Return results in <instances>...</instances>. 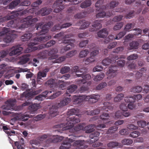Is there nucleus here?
Here are the masks:
<instances>
[{"instance_id":"19","label":"nucleus","mask_w":149,"mask_h":149,"mask_svg":"<svg viewBox=\"0 0 149 149\" xmlns=\"http://www.w3.org/2000/svg\"><path fill=\"white\" fill-rule=\"evenodd\" d=\"M107 146L110 148H114L116 147L121 148L123 146L121 143L117 142L111 141L107 144Z\"/></svg>"},{"instance_id":"14","label":"nucleus","mask_w":149,"mask_h":149,"mask_svg":"<svg viewBox=\"0 0 149 149\" xmlns=\"http://www.w3.org/2000/svg\"><path fill=\"white\" fill-rule=\"evenodd\" d=\"M107 74L110 78L115 77L117 74L116 67L112 66L109 67V71L107 72Z\"/></svg>"},{"instance_id":"46","label":"nucleus","mask_w":149,"mask_h":149,"mask_svg":"<svg viewBox=\"0 0 149 149\" xmlns=\"http://www.w3.org/2000/svg\"><path fill=\"white\" fill-rule=\"evenodd\" d=\"M121 143L124 145H130L132 144L133 141L130 139H125L122 140Z\"/></svg>"},{"instance_id":"56","label":"nucleus","mask_w":149,"mask_h":149,"mask_svg":"<svg viewBox=\"0 0 149 149\" xmlns=\"http://www.w3.org/2000/svg\"><path fill=\"white\" fill-rule=\"evenodd\" d=\"M91 82L89 81L86 83L87 85L86 87L82 86L80 88V91L81 93H82L84 92L87 91L88 89V86H90L91 84Z\"/></svg>"},{"instance_id":"31","label":"nucleus","mask_w":149,"mask_h":149,"mask_svg":"<svg viewBox=\"0 0 149 149\" xmlns=\"http://www.w3.org/2000/svg\"><path fill=\"white\" fill-rule=\"evenodd\" d=\"M91 0H85L81 4L80 7L82 8H86L90 6L91 4Z\"/></svg>"},{"instance_id":"1","label":"nucleus","mask_w":149,"mask_h":149,"mask_svg":"<svg viewBox=\"0 0 149 149\" xmlns=\"http://www.w3.org/2000/svg\"><path fill=\"white\" fill-rule=\"evenodd\" d=\"M79 115V114H76L74 116L70 117L69 120L66 124L58 125L56 126V127L60 128V130L63 131L74 129L75 131H77L83 129V126L80 124L77 125L74 128H72L74 124L80 122V120L77 117V116Z\"/></svg>"},{"instance_id":"40","label":"nucleus","mask_w":149,"mask_h":149,"mask_svg":"<svg viewBox=\"0 0 149 149\" xmlns=\"http://www.w3.org/2000/svg\"><path fill=\"white\" fill-rule=\"evenodd\" d=\"M20 2V0H15L11 2L9 6V8L13 9L17 6Z\"/></svg>"},{"instance_id":"38","label":"nucleus","mask_w":149,"mask_h":149,"mask_svg":"<svg viewBox=\"0 0 149 149\" xmlns=\"http://www.w3.org/2000/svg\"><path fill=\"white\" fill-rule=\"evenodd\" d=\"M89 53V51L87 49H85L81 51L79 54V56L81 58L86 57Z\"/></svg>"},{"instance_id":"36","label":"nucleus","mask_w":149,"mask_h":149,"mask_svg":"<svg viewBox=\"0 0 149 149\" xmlns=\"http://www.w3.org/2000/svg\"><path fill=\"white\" fill-rule=\"evenodd\" d=\"M119 4V2L116 0H113L111 1L108 5L110 8L113 9L116 7Z\"/></svg>"},{"instance_id":"10","label":"nucleus","mask_w":149,"mask_h":149,"mask_svg":"<svg viewBox=\"0 0 149 149\" xmlns=\"http://www.w3.org/2000/svg\"><path fill=\"white\" fill-rule=\"evenodd\" d=\"M16 37V35L13 33H8L5 35L3 38V41L6 44L12 42Z\"/></svg>"},{"instance_id":"15","label":"nucleus","mask_w":149,"mask_h":149,"mask_svg":"<svg viewBox=\"0 0 149 149\" xmlns=\"http://www.w3.org/2000/svg\"><path fill=\"white\" fill-rule=\"evenodd\" d=\"M16 102L15 99H12L7 101V104L6 106L2 107L3 109L8 110L12 109L14 106L15 103Z\"/></svg>"},{"instance_id":"4","label":"nucleus","mask_w":149,"mask_h":149,"mask_svg":"<svg viewBox=\"0 0 149 149\" xmlns=\"http://www.w3.org/2000/svg\"><path fill=\"white\" fill-rule=\"evenodd\" d=\"M71 101L70 98H65L62 100L56 106H53L50 111V114L51 117L56 116L58 114V109L68 104Z\"/></svg>"},{"instance_id":"59","label":"nucleus","mask_w":149,"mask_h":149,"mask_svg":"<svg viewBox=\"0 0 149 149\" xmlns=\"http://www.w3.org/2000/svg\"><path fill=\"white\" fill-rule=\"evenodd\" d=\"M70 70L69 67L65 66L62 68L60 70V72L62 74H64L68 72Z\"/></svg>"},{"instance_id":"24","label":"nucleus","mask_w":149,"mask_h":149,"mask_svg":"<svg viewBox=\"0 0 149 149\" xmlns=\"http://www.w3.org/2000/svg\"><path fill=\"white\" fill-rule=\"evenodd\" d=\"M30 143L33 148L34 149L37 148V147L40 146L41 144V142L39 141L38 139L31 141Z\"/></svg>"},{"instance_id":"21","label":"nucleus","mask_w":149,"mask_h":149,"mask_svg":"<svg viewBox=\"0 0 149 149\" xmlns=\"http://www.w3.org/2000/svg\"><path fill=\"white\" fill-rule=\"evenodd\" d=\"M108 31L106 29H104L100 30L97 33L98 36L101 38H104L106 37L108 34Z\"/></svg>"},{"instance_id":"16","label":"nucleus","mask_w":149,"mask_h":149,"mask_svg":"<svg viewBox=\"0 0 149 149\" xmlns=\"http://www.w3.org/2000/svg\"><path fill=\"white\" fill-rule=\"evenodd\" d=\"M47 73L43 72L42 71L39 72L38 73L37 76V81L39 84H41L42 82V77H44L46 76Z\"/></svg>"},{"instance_id":"8","label":"nucleus","mask_w":149,"mask_h":149,"mask_svg":"<svg viewBox=\"0 0 149 149\" xmlns=\"http://www.w3.org/2000/svg\"><path fill=\"white\" fill-rule=\"evenodd\" d=\"M16 116L11 120L13 121H15L17 120H19L23 121H25L28 120V118H31L33 116H30L29 115L25 113L24 114H16Z\"/></svg>"},{"instance_id":"28","label":"nucleus","mask_w":149,"mask_h":149,"mask_svg":"<svg viewBox=\"0 0 149 149\" xmlns=\"http://www.w3.org/2000/svg\"><path fill=\"white\" fill-rule=\"evenodd\" d=\"M100 135V133L98 132H96L91 134L89 136L90 138L92 139H94V140L91 141L92 143L98 140V136Z\"/></svg>"},{"instance_id":"32","label":"nucleus","mask_w":149,"mask_h":149,"mask_svg":"<svg viewBox=\"0 0 149 149\" xmlns=\"http://www.w3.org/2000/svg\"><path fill=\"white\" fill-rule=\"evenodd\" d=\"M29 54H26L22 56L20 59L19 63L21 64H24L26 63L29 60Z\"/></svg>"},{"instance_id":"41","label":"nucleus","mask_w":149,"mask_h":149,"mask_svg":"<svg viewBox=\"0 0 149 149\" xmlns=\"http://www.w3.org/2000/svg\"><path fill=\"white\" fill-rule=\"evenodd\" d=\"M104 74L103 73H100L95 76L93 80L95 81H98L102 80L104 77Z\"/></svg>"},{"instance_id":"3","label":"nucleus","mask_w":149,"mask_h":149,"mask_svg":"<svg viewBox=\"0 0 149 149\" xmlns=\"http://www.w3.org/2000/svg\"><path fill=\"white\" fill-rule=\"evenodd\" d=\"M100 97V96L99 95L94 94L88 96L82 95L78 96L74 95L73 96V102L74 104H77L83 100H89L90 102L95 103L97 102Z\"/></svg>"},{"instance_id":"34","label":"nucleus","mask_w":149,"mask_h":149,"mask_svg":"<svg viewBox=\"0 0 149 149\" xmlns=\"http://www.w3.org/2000/svg\"><path fill=\"white\" fill-rule=\"evenodd\" d=\"M109 114L106 113H103L100 116V118L102 120H104V123L106 124L109 122L108 118L109 117Z\"/></svg>"},{"instance_id":"22","label":"nucleus","mask_w":149,"mask_h":149,"mask_svg":"<svg viewBox=\"0 0 149 149\" xmlns=\"http://www.w3.org/2000/svg\"><path fill=\"white\" fill-rule=\"evenodd\" d=\"M104 2V0H98L97 1L95 4V7L97 8L96 10L99 11V10H100V9H104L106 8L105 6H102Z\"/></svg>"},{"instance_id":"61","label":"nucleus","mask_w":149,"mask_h":149,"mask_svg":"<svg viewBox=\"0 0 149 149\" xmlns=\"http://www.w3.org/2000/svg\"><path fill=\"white\" fill-rule=\"evenodd\" d=\"M114 118L116 119L123 118V116L122 113L120 111H117L115 113V117Z\"/></svg>"},{"instance_id":"60","label":"nucleus","mask_w":149,"mask_h":149,"mask_svg":"<svg viewBox=\"0 0 149 149\" xmlns=\"http://www.w3.org/2000/svg\"><path fill=\"white\" fill-rule=\"evenodd\" d=\"M100 112V109H95L93 111L92 110L88 112L87 114L90 115H94L96 114H98Z\"/></svg>"},{"instance_id":"54","label":"nucleus","mask_w":149,"mask_h":149,"mask_svg":"<svg viewBox=\"0 0 149 149\" xmlns=\"http://www.w3.org/2000/svg\"><path fill=\"white\" fill-rule=\"evenodd\" d=\"M123 25V23L122 22H120L116 23L114 26L113 29L114 31L118 30L120 29Z\"/></svg>"},{"instance_id":"29","label":"nucleus","mask_w":149,"mask_h":149,"mask_svg":"<svg viewBox=\"0 0 149 149\" xmlns=\"http://www.w3.org/2000/svg\"><path fill=\"white\" fill-rule=\"evenodd\" d=\"M92 26L93 28V29H90V31H91L95 30V28L98 29L102 27V25L101 24L100 21L98 20L95 21L93 23Z\"/></svg>"},{"instance_id":"57","label":"nucleus","mask_w":149,"mask_h":149,"mask_svg":"<svg viewBox=\"0 0 149 149\" xmlns=\"http://www.w3.org/2000/svg\"><path fill=\"white\" fill-rule=\"evenodd\" d=\"M125 31H121L119 32L116 36L115 38V40H118L122 38L126 34Z\"/></svg>"},{"instance_id":"11","label":"nucleus","mask_w":149,"mask_h":149,"mask_svg":"<svg viewBox=\"0 0 149 149\" xmlns=\"http://www.w3.org/2000/svg\"><path fill=\"white\" fill-rule=\"evenodd\" d=\"M74 140L71 139H67L64 141L59 147V149H69L71 146V143Z\"/></svg>"},{"instance_id":"53","label":"nucleus","mask_w":149,"mask_h":149,"mask_svg":"<svg viewBox=\"0 0 149 149\" xmlns=\"http://www.w3.org/2000/svg\"><path fill=\"white\" fill-rule=\"evenodd\" d=\"M114 36L112 35H110L106 39H105L104 43V44H107L108 42L112 41L113 39H115Z\"/></svg>"},{"instance_id":"13","label":"nucleus","mask_w":149,"mask_h":149,"mask_svg":"<svg viewBox=\"0 0 149 149\" xmlns=\"http://www.w3.org/2000/svg\"><path fill=\"white\" fill-rule=\"evenodd\" d=\"M38 20L37 18H32L31 16H28L23 19L22 20V22H26L27 24L30 25L34 23Z\"/></svg>"},{"instance_id":"9","label":"nucleus","mask_w":149,"mask_h":149,"mask_svg":"<svg viewBox=\"0 0 149 149\" xmlns=\"http://www.w3.org/2000/svg\"><path fill=\"white\" fill-rule=\"evenodd\" d=\"M75 41L74 39H71L69 40L65 39L63 40V43L67 44L65 47H64L66 52L74 47Z\"/></svg>"},{"instance_id":"50","label":"nucleus","mask_w":149,"mask_h":149,"mask_svg":"<svg viewBox=\"0 0 149 149\" xmlns=\"http://www.w3.org/2000/svg\"><path fill=\"white\" fill-rule=\"evenodd\" d=\"M39 55L40 56V58H45L47 56H49V55L48 51L45 50L40 53Z\"/></svg>"},{"instance_id":"47","label":"nucleus","mask_w":149,"mask_h":149,"mask_svg":"<svg viewBox=\"0 0 149 149\" xmlns=\"http://www.w3.org/2000/svg\"><path fill=\"white\" fill-rule=\"evenodd\" d=\"M79 112V110L78 109H72L69 110L67 113L68 115L71 116Z\"/></svg>"},{"instance_id":"49","label":"nucleus","mask_w":149,"mask_h":149,"mask_svg":"<svg viewBox=\"0 0 149 149\" xmlns=\"http://www.w3.org/2000/svg\"><path fill=\"white\" fill-rule=\"evenodd\" d=\"M104 106L103 107L102 109L103 110L106 109L105 111H108V110H107V108L109 109H111L112 108V104L109 103V102H105L104 103Z\"/></svg>"},{"instance_id":"43","label":"nucleus","mask_w":149,"mask_h":149,"mask_svg":"<svg viewBox=\"0 0 149 149\" xmlns=\"http://www.w3.org/2000/svg\"><path fill=\"white\" fill-rule=\"evenodd\" d=\"M134 99V96H133L130 95L126 96L124 100L125 102L132 103L135 102Z\"/></svg>"},{"instance_id":"5","label":"nucleus","mask_w":149,"mask_h":149,"mask_svg":"<svg viewBox=\"0 0 149 149\" xmlns=\"http://www.w3.org/2000/svg\"><path fill=\"white\" fill-rule=\"evenodd\" d=\"M72 70L76 73V75L78 77H81L85 79H89L91 78V75L88 74L84 75L86 71L84 68H81L77 66H74Z\"/></svg>"},{"instance_id":"26","label":"nucleus","mask_w":149,"mask_h":149,"mask_svg":"<svg viewBox=\"0 0 149 149\" xmlns=\"http://www.w3.org/2000/svg\"><path fill=\"white\" fill-rule=\"evenodd\" d=\"M57 80H55L53 79H50L47 81L45 83V85L46 86H49L50 87H53L57 85Z\"/></svg>"},{"instance_id":"64","label":"nucleus","mask_w":149,"mask_h":149,"mask_svg":"<svg viewBox=\"0 0 149 149\" xmlns=\"http://www.w3.org/2000/svg\"><path fill=\"white\" fill-rule=\"evenodd\" d=\"M118 127L116 126H113L110 127L107 132V134H111L113 132L117 130L118 129Z\"/></svg>"},{"instance_id":"20","label":"nucleus","mask_w":149,"mask_h":149,"mask_svg":"<svg viewBox=\"0 0 149 149\" xmlns=\"http://www.w3.org/2000/svg\"><path fill=\"white\" fill-rule=\"evenodd\" d=\"M58 52V50L56 49H53L51 50L50 51H48L49 55V56H52L49 59H56L58 57V56L57 55H54L57 53Z\"/></svg>"},{"instance_id":"12","label":"nucleus","mask_w":149,"mask_h":149,"mask_svg":"<svg viewBox=\"0 0 149 149\" xmlns=\"http://www.w3.org/2000/svg\"><path fill=\"white\" fill-rule=\"evenodd\" d=\"M63 2V0H57L54 3L52 8H54L55 12H58L63 9L61 5Z\"/></svg>"},{"instance_id":"58","label":"nucleus","mask_w":149,"mask_h":149,"mask_svg":"<svg viewBox=\"0 0 149 149\" xmlns=\"http://www.w3.org/2000/svg\"><path fill=\"white\" fill-rule=\"evenodd\" d=\"M45 114H41L37 115L34 118V120L36 121L41 120L45 117Z\"/></svg>"},{"instance_id":"23","label":"nucleus","mask_w":149,"mask_h":149,"mask_svg":"<svg viewBox=\"0 0 149 149\" xmlns=\"http://www.w3.org/2000/svg\"><path fill=\"white\" fill-rule=\"evenodd\" d=\"M52 11V10L51 8H45L41 9L39 11V13L42 16H44L49 14Z\"/></svg>"},{"instance_id":"39","label":"nucleus","mask_w":149,"mask_h":149,"mask_svg":"<svg viewBox=\"0 0 149 149\" xmlns=\"http://www.w3.org/2000/svg\"><path fill=\"white\" fill-rule=\"evenodd\" d=\"M15 32V31L13 30L10 31L9 29H8L6 28H4L3 29V30L0 32V36L3 35H6L7 34L11 33L10 32L13 33Z\"/></svg>"},{"instance_id":"17","label":"nucleus","mask_w":149,"mask_h":149,"mask_svg":"<svg viewBox=\"0 0 149 149\" xmlns=\"http://www.w3.org/2000/svg\"><path fill=\"white\" fill-rule=\"evenodd\" d=\"M103 9H100V10H99L100 12L98 13L96 16V17L97 18H103L105 16L109 17L112 15V13L111 12H108L106 14L104 11H103L102 10Z\"/></svg>"},{"instance_id":"63","label":"nucleus","mask_w":149,"mask_h":149,"mask_svg":"<svg viewBox=\"0 0 149 149\" xmlns=\"http://www.w3.org/2000/svg\"><path fill=\"white\" fill-rule=\"evenodd\" d=\"M140 135L139 132L138 131H134L130 133L129 136L132 138H136Z\"/></svg>"},{"instance_id":"55","label":"nucleus","mask_w":149,"mask_h":149,"mask_svg":"<svg viewBox=\"0 0 149 149\" xmlns=\"http://www.w3.org/2000/svg\"><path fill=\"white\" fill-rule=\"evenodd\" d=\"M112 60L110 59L107 58L103 60L102 63L104 66H107L109 65L111 63H112Z\"/></svg>"},{"instance_id":"27","label":"nucleus","mask_w":149,"mask_h":149,"mask_svg":"<svg viewBox=\"0 0 149 149\" xmlns=\"http://www.w3.org/2000/svg\"><path fill=\"white\" fill-rule=\"evenodd\" d=\"M2 128L4 132L9 136H11L15 134V132L14 130H10L6 126H3Z\"/></svg>"},{"instance_id":"45","label":"nucleus","mask_w":149,"mask_h":149,"mask_svg":"<svg viewBox=\"0 0 149 149\" xmlns=\"http://www.w3.org/2000/svg\"><path fill=\"white\" fill-rule=\"evenodd\" d=\"M16 16V15H13L10 16H7L6 17H4L2 18H0V22H4L6 20H9L10 19H12L14 18Z\"/></svg>"},{"instance_id":"37","label":"nucleus","mask_w":149,"mask_h":149,"mask_svg":"<svg viewBox=\"0 0 149 149\" xmlns=\"http://www.w3.org/2000/svg\"><path fill=\"white\" fill-rule=\"evenodd\" d=\"M53 138L52 139L51 142L54 143L61 141L63 139V136L58 135L53 136Z\"/></svg>"},{"instance_id":"48","label":"nucleus","mask_w":149,"mask_h":149,"mask_svg":"<svg viewBox=\"0 0 149 149\" xmlns=\"http://www.w3.org/2000/svg\"><path fill=\"white\" fill-rule=\"evenodd\" d=\"M139 45V43L137 42L134 41L131 42L129 45L130 49H136Z\"/></svg>"},{"instance_id":"33","label":"nucleus","mask_w":149,"mask_h":149,"mask_svg":"<svg viewBox=\"0 0 149 149\" xmlns=\"http://www.w3.org/2000/svg\"><path fill=\"white\" fill-rule=\"evenodd\" d=\"M32 36L33 35L32 33L27 32L22 36L21 40L23 41H25L29 40Z\"/></svg>"},{"instance_id":"25","label":"nucleus","mask_w":149,"mask_h":149,"mask_svg":"<svg viewBox=\"0 0 149 149\" xmlns=\"http://www.w3.org/2000/svg\"><path fill=\"white\" fill-rule=\"evenodd\" d=\"M96 128L95 125H88L84 128V130L86 131V133H90L93 132L94 130V128Z\"/></svg>"},{"instance_id":"62","label":"nucleus","mask_w":149,"mask_h":149,"mask_svg":"<svg viewBox=\"0 0 149 149\" xmlns=\"http://www.w3.org/2000/svg\"><path fill=\"white\" fill-rule=\"evenodd\" d=\"M137 124L139 127L143 128L146 126V122L144 120H141L137 121Z\"/></svg>"},{"instance_id":"2","label":"nucleus","mask_w":149,"mask_h":149,"mask_svg":"<svg viewBox=\"0 0 149 149\" xmlns=\"http://www.w3.org/2000/svg\"><path fill=\"white\" fill-rule=\"evenodd\" d=\"M51 38L50 36H42L39 37H35L34 38L33 40L32 41V42H31L28 44V47L25 50L24 52L26 53H28L37 49L38 48L37 47L33 46L37 44L38 42L41 41L45 42L50 39Z\"/></svg>"},{"instance_id":"52","label":"nucleus","mask_w":149,"mask_h":149,"mask_svg":"<svg viewBox=\"0 0 149 149\" xmlns=\"http://www.w3.org/2000/svg\"><path fill=\"white\" fill-rule=\"evenodd\" d=\"M31 107L32 111H36L40 108L41 107L39 104H34L31 105Z\"/></svg>"},{"instance_id":"35","label":"nucleus","mask_w":149,"mask_h":149,"mask_svg":"<svg viewBox=\"0 0 149 149\" xmlns=\"http://www.w3.org/2000/svg\"><path fill=\"white\" fill-rule=\"evenodd\" d=\"M81 24L80 29H85L87 28L90 24V23L88 22L85 21H81L80 22Z\"/></svg>"},{"instance_id":"42","label":"nucleus","mask_w":149,"mask_h":149,"mask_svg":"<svg viewBox=\"0 0 149 149\" xmlns=\"http://www.w3.org/2000/svg\"><path fill=\"white\" fill-rule=\"evenodd\" d=\"M142 87L140 86H136L133 87L132 89V91L135 93L141 92L143 90Z\"/></svg>"},{"instance_id":"6","label":"nucleus","mask_w":149,"mask_h":149,"mask_svg":"<svg viewBox=\"0 0 149 149\" xmlns=\"http://www.w3.org/2000/svg\"><path fill=\"white\" fill-rule=\"evenodd\" d=\"M23 49L22 47L19 45H14L10 48L9 55L11 56L19 55Z\"/></svg>"},{"instance_id":"7","label":"nucleus","mask_w":149,"mask_h":149,"mask_svg":"<svg viewBox=\"0 0 149 149\" xmlns=\"http://www.w3.org/2000/svg\"><path fill=\"white\" fill-rule=\"evenodd\" d=\"M43 23L42 22H41L36 25V30H39L40 32L38 33H36L34 34L33 35L34 36L35 35L37 36H39L40 35H42L47 32L48 30V27L49 26H48V27L47 26L45 25L42 27Z\"/></svg>"},{"instance_id":"18","label":"nucleus","mask_w":149,"mask_h":149,"mask_svg":"<svg viewBox=\"0 0 149 149\" xmlns=\"http://www.w3.org/2000/svg\"><path fill=\"white\" fill-rule=\"evenodd\" d=\"M71 25V24L69 23H66L63 25H56L53 27L52 30V31H55L57 30H60L61 29L69 27Z\"/></svg>"},{"instance_id":"30","label":"nucleus","mask_w":149,"mask_h":149,"mask_svg":"<svg viewBox=\"0 0 149 149\" xmlns=\"http://www.w3.org/2000/svg\"><path fill=\"white\" fill-rule=\"evenodd\" d=\"M77 86L72 84L69 86L66 92V94H68L69 93H72L74 92L77 89Z\"/></svg>"},{"instance_id":"44","label":"nucleus","mask_w":149,"mask_h":149,"mask_svg":"<svg viewBox=\"0 0 149 149\" xmlns=\"http://www.w3.org/2000/svg\"><path fill=\"white\" fill-rule=\"evenodd\" d=\"M124 97V95L123 93H120L118 94L117 96L115 97L114 99V101L115 102H118L121 100Z\"/></svg>"},{"instance_id":"51","label":"nucleus","mask_w":149,"mask_h":149,"mask_svg":"<svg viewBox=\"0 0 149 149\" xmlns=\"http://www.w3.org/2000/svg\"><path fill=\"white\" fill-rule=\"evenodd\" d=\"M56 82H57V86L59 84V88L63 90V88H64L65 86V84L63 83L64 81L62 79L61 80H57Z\"/></svg>"}]
</instances>
